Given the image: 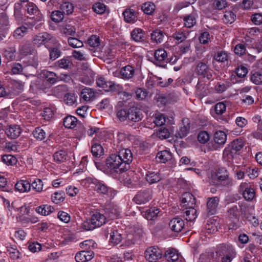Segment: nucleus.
Masks as SVG:
<instances>
[{"label":"nucleus","mask_w":262,"mask_h":262,"mask_svg":"<svg viewBox=\"0 0 262 262\" xmlns=\"http://www.w3.org/2000/svg\"><path fill=\"white\" fill-rule=\"evenodd\" d=\"M133 160V155L130 150L122 148L117 154H112L107 158L106 164L107 167L117 173H122L129 168Z\"/></svg>","instance_id":"f257e3e1"},{"label":"nucleus","mask_w":262,"mask_h":262,"mask_svg":"<svg viewBox=\"0 0 262 262\" xmlns=\"http://www.w3.org/2000/svg\"><path fill=\"white\" fill-rule=\"evenodd\" d=\"M106 221V217L103 214L96 212L91 216L90 219L82 223L81 227L86 231L92 230L102 226Z\"/></svg>","instance_id":"f03ea898"},{"label":"nucleus","mask_w":262,"mask_h":262,"mask_svg":"<svg viewBox=\"0 0 262 262\" xmlns=\"http://www.w3.org/2000/svg\"><path fill=\"white\" fill-rule=\"evenodd\" d=\"M87 182L89 184L90 187L99 193L106 194L111 198L113 197L116 194L111 188L107 187L98 180L88 178Z\"/></svg>","instance_id":"7ed1b4c3"},{"label":"nucleus","mask_w":262,"mask_h":262,"mask_svg":"<svg viewBox=\"0 0 262 262\" xmlns=\"http://www.w3.org/2000/svg\"><path fill=\"white\" fill-rule=\"evenodd\" d=\"M33 42L38 47L44 45L47 48H49L51 43H56L57 40L51 34L42 32L38 33L33 37Z\"/></svg>","instance_id":"20e7f679"},{"label":"nucleus","mask_w":262,"mask_h":262,"mask_svg":"<svg viewBox=\"0 0 262 262\" xmlns=\"http://www.w3.org/2000/svg\"><path fill=\"white\" fill-rule=\"evenodd\" d=\"M247 209V206L244 203L233 205L228 209L227 215L231 220H238L241 215L246 214Z\"/></svg>","instance_id":"39448f33"},{"label":"nucleus","mask_w":262,"mask_h":262,"mask_svg":"<svg viewBox=\"0 0 262 262\" xmlns=\"http://www.w3.org/2000/svg\"><path fill=\"white\" fill-rule=\"evenodd\" d=\"M144 255L146 259L148 261L157 262L162 258L163 252L158 247L151 246L146 250Z\"/></svg>","instance_id":"423d86ee"},{"label":"nucleus","mask_w":262,"mask_h":262,"mask_svg":"<svg viewBox=\"0 0 262 262\" xmlns=\"http://www.w3.org/2000/svg\"><path fill=\"white\" fill-rule=\"evenodd\" d=\"M195 71L200 78L204 80L208 81L212 77V71L204 62H199L196 65Z\"/></svg>","instance_id":"0eeeda50"},{"label":"nucleus","mask_w":262,"mask_h":262,"mask_svg":"<svg viewBox=\"0 0 262 262\" xmlns=\"http://www.w3.org/2000/svg\"><path fill=\"white\" fill-rule=\"evenodd\" d=\"M151 190L149 189L139 191L135 196L134 201L138 204H145L151 199Z\"/></svg>","instance_id":"6e6552de"},{"label":"nucleus","mask_w":262,"mask_h":262,"mask_svg":"<svg viewBox=\"0 0 262 262\" xmlns=\"http://www.w3.org/2000/svg\"><path fill=\"white\" fill-rule=\"evenodd\" d=\"M24 84L18 81H11L8 87V95L15 96L20 93L24 90Z\"/></svg>","instance_id":"1a4fd4ad"},{"label":"nucleus","mask_w":262,"mask_h":262,"mask_svg":"<svg viewBox=\"0 0 262 262\" xmlns=\"http://www.w3.org/2000/svg\"><path fill=\"white\" fill-rule=\"evenodd\" d=\"M127 119L133 122H139L142 119L140 110L136 106L127 108Z\"/></svg>","instance_id":"9d476101"},{"label":"nucleus","mask_w":262,"mask_h":262,"mask_svg":"<svg viewBox=\"0 0 262 262\" xmlns=\"http://www.w3.org/2000/svg\"><path fill=\"white\" fill-rule=\"evenodd\" d=\"M169 226L173 232H180L184 228V221L180 217H174L170 220Z\"/></svg>","instance_id":"9b49d317"},{"label":"nucleus","mask_w":262,"mask_h":262,"mask_svg":"<svg viewBox=\"0 0 262 262\" xmlns=\"http://www.w3.org/2000/svg\"><path fill=\"white\" fill-rule=\"evenodd\" d=\"M94 255V253L92 251L83 250L76 254L75 259L77 262H86L91 260Z\"/></svg>","instance_id":"f8f14e48"},{"label":"nucleus","mask_w":262,"mask_h":262,"mask_svg":"<svg viewBox=\"0 0 262 262\" xmlns=\"http://www.w3.org/2000/svg\"><path fill=\"white\" fill-rule=\"evenodd\" d=\"M21 133V129L19 125L16 124L8 126L5 129V133L10 139H16Z\"/></svg>","instance_id":"ddd939ff"},{"label":"nucleus","mask_w":262,"mask_h":262,"mask_svg":"<svg viewBox=\"0 0 262 262\" xmlns=\"http://www.w3.org/2000/svg\"><path fill=\"white\" fill-rule=\"evenodd\" d=\"M181 203L184 207H193L195 204V199L191 193L186 192L182 195Z\"/></svg>","instance_id":"4468645a"},{"label":"nucleus","mask_w":262,"mask_h":262,"mask_svg":"<svg viewBox=\"0 0 262 262\" xmlns=\"http://www.w3.org/2000/svg\"><path fill=\"white\" fill-rule=\"evenodd\" d=\"M135 73L134 68L130 65H127L121 69L119 72L120 77L124 80H128L133 77Z\"/></svg>","instance_id":"2eb2a0df"},{"label":"nucleus","mask_w":262,"mask_h":262,"mask_svg":"<svg viewBox=\"0 0 262 262\" xmlns=\"http://www.w3.org/2000/svg\"><path fill=\"white\" fill-rule=\"evenodd\" d=\"M219 203V199L217 197L209 198L207 204V213L208 215H213L216 212L217 207Z\"/></svg>","instance_id":"dca6fc26"},{"label":"nucleus","mask_w":262,"mask_h":262,"mask_svg":"<svg viewBox=\"0 0 262 262\" xmlns=\"http://www.w3.org/2000/svg\"><path fill=\"white\" fill-rule=\"evenodd\" d=\"M131 38L135 42H143L146 39L145 32L140 28H135L130 33Z\"/></svg>","instance_id":"f3484780"},{"label":"nucleus","mask_w":262,"mask_h":262,"mask_svg":"<svg viewBox=\"0 0 262 262\" xmlns=\"http://www.w3.org/2000/svg\"><path fill=\"white\" fill-rule=\"evenodd\" d=\"M154 56L155 63L157 64H161L165 62H167L168 60L167 52L162 49L157 50L155 52Z\"/></svg>","instance_id":"a211bd4d"},{"label":"nucleus","mask_w":262,"mask_h":262,"mask_svg":"<svg viewBox=\"0 0 262 262\" xmlns=\"http://www.w3.org/2000/svg\"><path fill=\"white\" fill-rule=\"evenodd\" d=\"M189 31L181 29L173 33L172 37L178 43H180L187 40L189 35Z\"/></svg>","instance_id":"6ab92c4d"},{"label":"nucleus","mask_w":262,"mask_h":262,"mask_svg":"<svg viewBox=\"0 0 262 262\" xmlns=\"http://www.w3.org/2000/svg\"><path fill=\"white\" fill-rule=\"evenodd\" d=\"M246 183H242L240 185V190L243 191V195L244 199L247 201H251L255 196L254 190L250 187H245Z\"/></svg>","instance_id":"aec40b11"},{"label":"nucleus","mask_w":262,"mask_h":262,"mask_svg":"<svg viewBox=\"0 0 262 262\" xmlns=\"http://www.w3.org/2000/svg\"><path fill=\"white\" fill-rule=\"evenodd\" d=\"M161 179V174L158 171H148L145 175V179L149 184L158 183Z\"/></svg>","instance_id":"412c9836"},{"label":"nucleus","mask_w":262,"mask_h":262,"mask_svg":"<svg viewBox=\"0 0 262 262\" xmlns=\"http://www.w3.org/2000/svg\"><path fill=\"white\" fill-rule=\"evenodd\" d=\"M197 14L192 12L185 16L183 18L184 26L188 28H191L195 25L196 23Z\"/></svg>","instance_id":"4be33fe9"},{"label":"nucleus","mask_w":262,"mask_h":262,"mask_svg":"<svg viewBox=\"0 0 262 262\" xmlns=\"http://www.w3.org/2000/svg\"><path fill=\"white\" fill-rule=\"evenodd\" d=\"M60 44L57 41L56 43H51L50 47L48 48L50 52V58L52 60H54L58 58L61 54V52L59 49Z\"/></svg>","instance_id":"5701e85b"},{"label":"nucleus","mask_w":262,"mask_h":262,"mask_svg":"<svg viewBox=\"0 0 262 262\" xmlns=\"http://www.w3.org/2000/svg\"><path fill=\"white\" fill-rule=\"evenodd\" d=\"M31 182L27 180H20L18 181L15 185V189L20 192H27L31 190Z\"/></svg>","instance_id":"b1692460"},{"label":"nucleus","mask_w":262,"mask_h":262,"mask_svg":"<svg viewBox=\"0 0 262 262\" xmlns=\"http://www.w3.org/2000/svg\"><path fill=\"white\" fill-rule=\"evenodd\" d=\"M95 91L88 87L83 88L80 93L81 98L85 101H90L95 97Z\"/></svg>","instance_id":"393cba45"},{"label":"nucleus","mask_w":262,"mask_h":262,"mask_svg":"<svg viewBox=\"0 0 262 262\" xmlns=\"http://www.w3.org/2000/svg\"><path fill=\"white\" fill-rule=\"evenodd\" d=\"M151 41L156 43H162L164 38V33L159 29H156L150 33Z\"/></svg>","instance_id":"a878e982"},{"label":"nucleus","mask_w":262,"mask_h":262,"mask_svg":"<svg viewBox=\"0 0 262 262\" xmlns=\"http://www.w3.org/2000/svg\"><path fill=\"white\" fill-rule=\"evenodd\" d=\"M156 159L159 162L165 163L172 159V154L168 150H162L157 154Z\"/></svg>","instance_id":"bb28decb"},{"label":"nucleus","mask_w":262,"mask_h":262,"mask_svg":"<svg viewBox=\"0 0 262 262\" xmlns=\"http://www.w3.org/2000/svg\"><path fill=\"white\" fill-rule=\"evenodd\" d=\"M184 212V217L187 221H193L197 217L196 210L194 207H186Z\"/></svg>","instance_id":"cd10ccee"},{"label":"nucleus","mask_w":262,"mask_h":262,"mask_svg":"<svg viewBox=\"0 0 262 262\" xmlns=\"http://www.w3.org/2000/svg\"><path fill=\"white\" fill-rule=\"evenodd\" d=\"M164 256L166 260L169 262L176 261L179 259L178 251L173 248L167 250L165 252Z\"/></svg>","instance_id":"c85d7f7f"},{"label":"nucleus","mask_w":262,"mask_h":262,"mask_svg":"<svg viewBox=\"0 0 262 262\" xmlns=\"http://www.w3.org/2000/svg\"><path fill=\"white\" fill-rule=\"evenodd\" d=\"M26 66L20 63L14 62L11 65V72L13 74H25L26 73Z\"/></svg>","instance_id":"c756f323"},{"label":"nucleus","mask_w":262,"mask_h":262,"mask_svg":"<svg viewBox=\"0 0 262 262\" xmlns=\"http://www.w3.org/2000/svg\"><path fill=\"white\" fill-rule=\"evenodd\" d=\"M77 119L73 116H68L63 119V125L68 128H74L77 123Z\"/></svg>","instance_id":"7c9ffc66"},{"label":"nucleus","mask_w":262,"mask_h":262,"mask_svg":"<svg viewBox=\"0 0 262 262\" xmlns=\"http://www.w3.org/2000/svg\"><path fill=\"white\" fill-rule=\"evenodd\" d=\"M54 210L53 207L48 205L40 206L35 209V211L38 214L42 215H48Z\"/></svg>","instance_id":"2f4dec72"},{"label":"nucleus","mask_w":262,"mask_h":262,"mask_svg":"<svg viewBox=\"0 0 262 262\" xmlns=\"http://www.w3.org/2000/svg\"><path fill=\"white\" fill-rule=\"evenodd\" d=\"M227 140L225 132L221 130L216 131L214 135V141L218 144H224Z\"/></svg>","instance_id":"473e14b6"},{"label":"nucleus","mask_w":262,"mask_h":262,"mask_svg":"<svg viewBox=\"0 0 262 262\" xmlns=\"http://www.w3.org/2000/svg\"><path fill=\"white\" fill-rule=\"evenodd\" d=\"M120 85L111 81H106L102 88L105 91L116 92L120 90Z\"/></svg>","instance_id":"72a5a7b5"},{"label":"nucleus","mask_w":262,"mask_h":262,"mask_svg":"<svg viewBox=\"0 0 262 262\" xmlns=\"http://www.w3.org/2000/svg\"><path fill=\"white\" fill-rule=\"evenodd\" d=\"M218 223L212 219L207 221L205 225V229L208 233H214L217 231Z\"/></svg>","instance_id":"f704fd0d"},{"label":"nucleus","mask_w":262,"mask_h":262,"mask_svg":"<svg viewBox=\"0 0 262 262\" xmlns=\"http://www.w3.org/2000/svg\"><path fill=\"white\" fill-rule=\"evenodd\" d=\"M28 31V28L22 26L16 28L13 32V37L17 39L21 38L26 35Z\"/></svg>","instance_id":"c9c22d12"},{"label":"nucleus","mask_w":262,"mask_h":262,"mask_svg":"<svg viewBox=\"0 0 262 262\" xmlns=\"http://www.w3.org/2000/svg\"><path fill=\"white\" fill-rule=\"evenodd\" d=\"M7 252L13 259H17L20 257V252L16 249V246L8 245L6 247Z\"/></svg>","instance_id":"e433bc0d"},{"label":"nucleus","mask_w":262,"mask_h":262,"mask_svg":"<svg viewBox=\"0 0 262 262\" xmlns=\"http://www.w3.org/2000/svg\"><path fill=\"white\" fill-rule=\"evenodd\" d=\"M60 9L64 14L69 15L73 12L74 6L71 2L61 3Z\"/></svg>","instance_id":"4c0bfd02"},{"label":"nucleus","mask_w":262,"mask_h":262,"mask_svg":"<svg viewBox=\"0 0 262 262\" xmlns=\"http://www.w3.org/2000/svg\"><path fill=\"white\" fill-rule=\"evenodd\" d=\"M159 213V210L156 208H151L145 211L143 213V216H144L147 220H154L157 217L158 213Z\"/></svg>","instance_id":"58836bf2"},{"label":"nucleus","mask_w":262,"mask_h":262,"mask_svg":"<svg viewBox=\"0 0 262 262\" xmlns=\"http://www.w3.org/2000/svg\"><path fill=\"white\" fill-rule=\"evenodd\" d=\"M123 14L124 20L127 23H133L137 19V16L133 10H126Z\"/></svg>","instance_id":"ea45409f"},{"label":"nucleus","mask_w":262,"mask_h":262,"mask_svg":"<svg viewBox=\"0 0 262 262\" xmlns=\"http://www.w3.org/2000/svg\"><path fill=\"white\" fill-rule=\"evenodd\" d=\"M43 76L46 80L51 84H54L57 81V76L56 74L48 71H44L42 72Z\"/></svg>","instance_id":"a19ab883"},{"label":"nucleus","mask_w":262,"mask_h":262,"mask_svg":"<svg viewBox=\"0 0 262 262\" xmlns=\"http://www.w3.org/2000/svg\"><path fill=\"white\" fill-rule=\"evenodd\" d=\"M32 134L33 137L38 141H42L46 137L45 131L40 127L35 128L33 131Z\"/></svg>","instance_id":"79ce46f5"},{"label":"nucleus","mask_w":262,"mask_h":262,"mask_svg":"<svg viewBox=\"0 0 262 262\" xmlns=\"http://www.w3.org/2000/svg\"><path fill=\"white\" fill-rule=\"evenodd\" d=\"M2 162L7 165L12 166L16 164V158L11 155H5L2 157Z\"/></svg>","instance_id":"37998d69"},{"label":"nucleus","mask_w":262,"mask_h":262,"mask_svg":"<svg viewBox=\"0 0 262 262\" xmlns=\"http://www.w3.org/2000/svg\"><path fill=\"white\" fill-rule=\"evenodd\" d=\"M54 161L57 163H61L66 160L67 154L63 150H60L54 153L53 155Z\"/></svg>","instance_id":"c03bdc74"},{"label":"nucleus","mask_w":262,"mask_h":262,"mask_svg":"<svg viewBox=\"0 0 262 262\" xmlns=\"http://www.w3.org/2000/svg\"><path fill=\"white\" fill-rule=\"evenodd\" d=\"M92 155L96 157H100L103 153V149L100 144L94 143L91 148Z\"/></svg>","instance_id":"a18cd8bd"},{"label":"nucleus","mask_w":262,"mask_h":262,"mask_svg":"<svg viewBox=\"0 0 262 262\" xmlns=\"http://www.w3.org/2000/svg\"><path fill=\"white\" fill-rule=\"evenodd\" d=\"M16 49L15 47L7 48L4 52V56L8 60L11 61L15 57Z\"/></svg>","instance_id":"49530a36"},{"label":"nucleus","mask_w":262,"mask_h":262,"mask_svg":"<svg viewBox=\"0 0 262 262\" xmlns=\"http://www.w3.org/2000/svg\"><path fill=\"white\" fill-rule=\"evenodd\" d=\"M52 20L55 23L61 22L64 18V13L60 10L53 11L51 15Z\"/></svg>","instance_id":"de8ad7c7"},{"label":"nucleus","mask_w":262,"mask_h":262,"mask_svg":"<svg viewBox=\"0 0 262 262\" xmlns=\"http://www.w3.org/2000/svg\"><path fill=\"white\" fill-rule=\"evenodd\" d=\"M155 9V5L154 3L148 2L144 3L142 6V10L145 14L151 15Z\"/></svg>","instance_id":"09e8293b"},{"label":"nucleus","mask_w":262,"mask_h":262,"mask_svg":"<svg viewBox=\"0 0 262 262\" xmlns=\"http://www.w3.org/2000/svg\"><path fill=\"white\" fill-rule=\"evenodd\" d=\"M236 18L235 14L231 11H226L224 13L223 20L226 24H232L233 23Z\"/></svg>","instance_id":"8fccbe9b"},{"label":"nucleus","mask_w":262,"mask_h":262,"mask_svg":"<svg viewBox=\"0 0 262 262\" xmlns=\"http://www.w3.org/2000/svg\"><path fill=\"white\" fill-rule=\"evenodd\" d=\"M213 59L217 62H224L228 60V55L225 51H219L214 55Z\"/></svg>","instance_id":"3c124183"},{"label":"nucleus","mask_w":262,"mask_h":262,"mask_svg":"<svg viewBox=\"0 0 262 262\" xmlns=\"http://www.w3.org/2000/svg\"><path fill=\"white\" fill-rule=\"evenodd\" d=\"M43 183L39 179H35L31 184V187L36 192H41L43 188Z\"/></svg>","instance_id":"603ef678"},{"label":"nucleus","mask_w":262,"mask_h":262,"mask_svg":"<svg viewBox=\"0 0 262 262\" xmlns=\"http://www.w3.org/2000/svg\"><path fill=\"white\" fill-rule=\"evenodd\" d=\"M122 239V236L117 230H114L111 233L110 241L114 244H118Z\"/></svg>","instance_id":"864d4df0"},{"label":"nucleus","mask_w":262,"mask_h":262,"mask_svg":"<svg viewBox=\"0 0 262 262\" xmlns=\"http://www.w3.org/2000/svg\"><path fill=\"white\" fill-rule=\"evenodd\" d=\"M92 9L96 13L102 14L105 12L106 6L101 3H96L93 5Z\"/></svg>","instance_id":"5fc2aeb1"},{"label":"nucleus","mask_w":262,"mask_h":262,"mask_svg":"<svg viewBox=\"0 0 262 262\" xmlns=\"http://www.w3.org/2000/svg\"><path fill=\"white\" fill-rule=\"evenodd\" d=\"M251 81L255 84H262V73L259 72H254L251 76Z\"/></svg>","instance_id":"6e6d98bb"},{"label":"nucleus","mask_w":262,"mask_h":262,"mask_svg":"<svg viewBox=\"0 0 262 262\" xmlns=\"http://www.w3.org/2000/svg\"><path fill=\"white\" fill-rule=\"evenodd\" d=\"M209 139V134L206 131H201L198 135V140L201 144L206 143Z\"/></svg>","instance_id":"4d7b16f0"},{"label":"nucleus","mask_w":262,"mask_h":262,"mask_svg":"<svg viewBox=\"0 0 262 262\" xmlns=\"http://www.w3.org/2000/svg\"><path fill=\"white\" fill-rule=\"evenodd\" d=\"M64 200V193L63 192H56L52 196V201L56 203L59 204L62 202Z\"/></svg>","instance_id":"13d9d810"},{"label":"nucleus","mask_w":262,"mask_h":262,"mask_svg":"<svg viewBox=\"0 0 262 262\" xmlns=\"http://www.w3.org/2000/svg\"><path fill=\"white\" fill-rule=\"evenodd\" d=\"M217 179L220 181L226 180L228 177L227 170L225 168H219L216 173Z\"/></svg>","instance_id":"bf43d9fd"},{"label":"nucleus","mask_w":262,"mask_h":262,"mask_svg":"<svg viewBox=\"0 0 262 262\" xmlns=\"http://www.w3.org/2000/svg\"><path fill=\"white\" fill-rule=\"evenodd\" d=\"M199 39L201 44L207 45L210 41V35L209 32L207 31L203 32L201 33Z\"/></svg>","instance_id":"052dcab7"},{"label":"nucleus","mask_w":262,"mask_h":262,"mask_svg":"<svg viewBox=\"0 0 262 262\" xmlns=\"http://www.w3.org/2000/svg\"><path fill=\"white\" fill-rule=\"evenodd\" d=\"M56 66L60 68L68 69L71 65V62L68 58H63L56 62Z\"/></svg>","instance_id":"680f3d73"},{"label":"nucleus","mask_w":262,"mask_h":262,"mask_svg":"<svg viewBox=\"0 0 262 262\" xmlns=\"http://www.w3.org/2000/svg\"><path fill=\"white\" fill-rule=\"evenodd\" d=\"M26 7L28 13L30 15L35 14L39 11L37 6L32 2H28L26 5Z\"/></svg>","instance_id":"e2e57ef3"},{"label":"nucleus","mask_w":262,"mask_h":262,"mask_svg":"<svg viewBox=\"0 0 262 262\" xmlns=\"http://www.w3.org/2000/svg\"><path fill=\"white\" fill-rule=\"evenodd\" d=\"M244 146L242 139H237L231 142L232 149L236 151H239Z\"/></svg>","instance_id":"0e129e2a"},{"label":"nucleus","mask_w":262,"mask_h":262,"mask_svg":"<svg viewBox=\"0 0 262 262\" xmlns=\"http://www.w3.org/2000/svg\"><path fill=\"white\" fill-rule=\"evenodd\" d=\"M189 127L187 126L183 125L180 127L179 129L177 131L176 133V136L177 137H179L180 138H183L184 137L186 136L189 132Z\"/></svg>","instance_id":"69168bd1"},{"label":"nucleus","mask_w":262,"mask_h":262,"mask_svg":"<svg viewBox=\"0 0 262 262\" xmlns=\"http://www.w3.org/2000/svg\"><path fill=\"white\" fill-rule=\"evenodd\" d=\"M69 46L73 48H80L83 46V42L76 38L70 37L68 39Z\"/></svg>","instance_id":"338daca9"},{"label":"nucleus","mask_w":262,"mask_h":262,"mask_svg":"<svg viewBox=\"0 0 262 262\" xmlns=\"http://www.w3.org/2000/svg\"><path fill=\"white\" fill-rule=\"evenodd\" d=\"M76 29L74 26L66 25L62 28V32L67 35H72L75 33Z\"/></svg>","instance_id":"774afa93"}]
</instances>
